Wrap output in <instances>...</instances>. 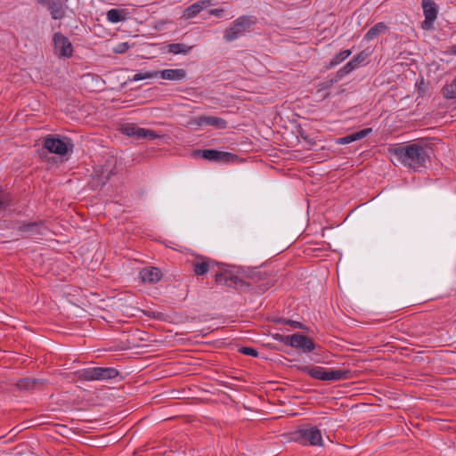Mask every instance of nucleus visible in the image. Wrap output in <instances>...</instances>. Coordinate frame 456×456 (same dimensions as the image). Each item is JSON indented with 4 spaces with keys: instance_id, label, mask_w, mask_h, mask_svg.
Wrapping results in <instances>:
<instances>
[{
    "instance_id": "7ed1b4c3",
    "label": "nucleus",
    "mask_w": 456,
    "mask_h": 456,
    "mask_svg": "<svg viewBox=\"0 0 456 456\" xmlns=\"http://www.w3.org/2000/svg\"><path fill=\"white\" fill-rule=\"evenodd\" d=\"M297 370L308 374L313 379L323 381L342 380L351 377V370H333L310 365L297 366Z\"/></svg>"
},
{
    "instance_id": "f704fd0d",
    "label": "nucleus",
    "mask_w": 456,
    "mask_h": 456,
    "mask_svg": "<svg viewBox=\"0 0 456 456\" xmlns=\"http://www.w3.org/2000/svg\"><path fill=\"white\" fill-rule=\"evenodd\" d=\"M189 397V392L185 390H176L173 388V399H184Z\"/></svg>"
},
{
    "instance_id": "9b49d317",
    "label": "nucleus",
    "mask_w": 456,
    "mask_h": 456,
    "mask_svg": "<svg viewBox=\"0 0 456 456\" xmlns=\"http://www.w3.org/2000/svg\"><path fill=\"white\" fill-rule=\"evenodd\" d=\"M290 346L301 349L304 353H310L314 350L315 344L312 338L301 333L291 335Z\"/></svg>"
},
{
    "instance_id": "58836bf2",
    "label": "nucleus",
    "mask_w": 456,
    "mask_h": 456,
    "mask_svg": "<svg viewBox=\"0 0 456 456\" xmlns=\"http://www.w3.org/2000/svg\"><path fill=\"white\" fill-rule=\"evenodd\" d=\"M223 12H224V10L221 8H216V9H213L210 11L211 14L217 16V17H220Z\"/></svg>"
},
{
    "instance_id": "412c9836",
    "label": "nucleus",
    "mask_w": 456,
    "mask_h": 456,
    "mask_svg": "<svg viewBox=\"0 0 456 456\" xmlns=\"http://www.w3.org/2000/svg\"><path fill=\"white\" fill-rule=\"evenodd\" d=\"M207 7V4L205 2H196L190 6H188L183 12V17L186 19H191L198 15L203 9Z\"/></svg>"
},
{
    "instance_id": "c85d7f7f",
    "label": "nucleus",
    "mask_w": 456,
    "mask_h": 456,
    "mask_svg": "<svg viewBox=\"0 0 456 456\" xmlns=\"http://www.w3.org/2000/svg\"><path fill=\"white\" fill-rule=\"evenodd\" d=\"M368 53L365 51H362L354 56L350 61L355 65L356 68H359L367 59Z\"/></svg>"
},
{
    "instance_id": "9d476101",
    "label": "nucleus",
    "mask_w": 456,
    "mask_h": 456,
    "mask_svg": "<svg viewBox=\"0 0 456 456\" xmlns=\"http://www.w3.org/2000/svg\"><path fill=\"white\" fill-rule=\"evenodd\" d=\"M198 154L207 160L223 163H229L237 158L232 153L210 149L199 151Z\"/></svg>"
},
{
    "instance_id": "4be33fe9",
    "label": "nucleus",
    "mask_w": 456,
    "mask_h": 456,
    "mask_svg": "<svg viewBox=\"0 0 456 456\" xmlns=\"http://www.w3.org/2000/svg\"><path fill=\"white\" fill-rule=\"evenodd\" d=\"M127 12L125 9H110L107 12V20L111 23H118L126 19Z\"/></svg>"
},
{
    "instance_id": "e433bc0d",
    "label": "nucleus",
    "mask_w": 456,
    "mask_h": 456,
    "mask_svg": "<svg viewBox=\"0 0 456 456\" xmlns=\"http://www.w3.org/2000/svg\"><path fill=\"white\" fill-rule=\"evenodd\" d=\"M160 77L165 79H171V69H164L163 71L159 72Z\"/></svg>"
},
{
    "instance_id": "a211bd4d",
    "label": "nucleus",
    "mask_w": 456,
    "mask_h": 456,
    "mask_svg": "<svg viewBox=\"0 0 456 456\" xmlns=\"http://www.w3.org/2000/svg\"><path fill=\"white\" fill-rule=\"evenodd\" d=\"M53 20H61L65 17V8L62 0H51L47 6Z\"/></svg>"
},
{
    "instance_id": "72a5a7b5",
    "label": "nucleus",
    "mask_w": 456,
    "mask_h": 456,
    "mask_svg": "<svg viewBox=\"0 0 456 456\" xmlns=\"http://www.w3.org/2000/svg\"><path fill=\"white\" fill-rule=\"evenodd\" d=\"M274 339L279 341V342H281L283 344H285L286 346H290V343H291V336H286V335H281V334H276L274 335Z\"/></svg>"
},
{
    "instance_id": "f03ea898",
    "label": "nucleus",
    "mask_w": 456,
    "mask_h": 456,
    "mask_svg": "<svg viewBox=\"0 0 456 456\" xmlns=\"http://www.w3.org/2000/svg\"><path fill=\"white\" fill-rule=\"evenodd\" d=\"M388 153L396 160L414 171L426 166L429 159L428 150L419 143L407 145L394 144L387 149Z\"/></svg>"
},
{
    "instance_id": "f257e3e1",
    "label": "nucleus",
    "mask_w": 456,
    "mask_h": 456,
    "mask_svg": "<svg viewBox=\"0 0 456 456\" xmlns=\"http://www.w3.org/2000/svg\"><path fill=\"white\" fill-rule=\"evenodd\" d=\"M217 284L233 288L236 289H245L252 288L259 293H265L273 286V281H270L265 273L256 269H249L242 266H233L231 269H224L215 275Z\"/></svg>"
},
{
    "instance_id": "f8f14e48",
    "label": "nucleus",
    "mask_w": 456,
    "mask_h": 456,
    "mask_svg": "<svg viewBox=\"0 0 456 456\" xmlns=\"http://www.w3.org/2000/svg\"><path fill=\"white\" fill-rule=\"evenodd\" d=\"M218 264L208 256H198L195 257L192 266L193 272L198 276H203L208 273L209 270Z\"/></svg>"
},
{
    "instance_id": "c9c22d12",
    "label": "nucleus",
    "mask_w": 456,
    "mask_h": 456,
    "mask_svg": "<svg viewBox=\"0 0 456 456\" xmlns=\"http://www.w3.org/2000/svg\"><path fill=\"white\" fill-rule=\"evenodd\" d=\"M178 286H183V288L182 289V293H180L178 295L179 298L181 300H183L185 299V297H187V294H188V289H187V286L186 285H183L182 282H179Z\"/></svg>"
},
{
    "instance_id": "0eeeda50",
    "label": "nucleus",
    "mask_w": 456,
    "mask_h": 456,
    "mask_svg": "<svg viewBox=\"0 0 456 456\" xmlns=\"http://www.w3.org/2000/svg\"><path fill=\"white\" fill-rule=\"evenodd\" d=\"M43 145L44 148L46 149L49 152L60 156L66 155L73 149V144L69 142V141H66L53 135H48L45 137Z\"/></svg>"
},
{
    "instance_id": "473e14b6",
    "label": "nucleus",
    "mask_w": 456,
    "mask_h": 456,
    "mask_svg": "<svg viewBox=\"0 0 456 456\" xmlns=\"http://www.w3.org/2000/svg\"><path fill=\"white\" fill-rule=\"evenodd\" d=\"M130 45L128 43L124 42L118 44L113 49L112 52L114 53H124L129 49Z\"/></svg>"
},
{
    "instance_id": "a19ab883",
    "label": "nucleus",
    "mask_w": 456,
    "mask_h": 456,
    "mask_svg": "<svg viewBox=\"0 0 456 456\" xmlns=\"http://www.w3.org/2000/svg\"><path fill=\"white\" fill-rule=\"evenodd\" d=\"M37 2L42 4V5H45V6H48L49 4L51 3V0H37Z\"/></svg>"
},
{
    "instance_id": "2f4dec72",
    "label": "nucleus",
    "mask_w": 456,
    "mask_h": 456,
    "mask_svg": "<svg viewBox=\"0 0 456 456\" xmlns=\"http://www.w3.org/2000/svg\"><path fill=\"white\" fill-rule=\"evenodd\" d=\"M186 77V71L183 69H173V81L183 80Z\"/></svg>"
},
{
    "instance_id": "49530a36",
    "label": "nucleus",
    "mask_w": 456,
    "mask_h": 456,
    "mask_svg": "<svg viewBox=\"0 0 456 456\" xmlns=\"http://www.w3.org/2000/svg\"><path fill=\"white\" fill-rule=\"evenodd\" d=\"M168 47H169V52H171V45H168Z\"/></svg>"
},
{
    "instance_id": "f3484780",
    "label": "nucleus",
    "mask_w": 456,
    "mask_h": 456,
    "mask_svg": "<svg viewBox=\"0 0 456 456\" xmlns=\"http://www.w3.org/2000/svg\"><path fill=\"white\" fill-rule=\"evenodd\" d=\"M371 128H364L355 133H352L343 137H339L336 140L338 144H348L353 142L362 140L371 133Z\"/></svg>"
},
{
    "instance_id": "bb28decb",
    "label": "nucleus",
    "mask_w": 456,
    "mask_h": 456,
    "mask_svg": "<svg viewBox=\"0 0 456 456\" xmlns=\"http://www.w3.org/2000/svg\"><path fill=\"white\" fill-rule=\"evenodd\" d=\"M159 71H145V72H138L134 75V77L130 79L131 81H140L146 78L158 77Z\"/></svg>"
},
{
    "instance_id": "2eb2a0df",
    "label": "nucleus",
    "mask_w": 456,
    "mask_h": 456,
    "mask_svg": "<svg viewBox=\"0 0 456 456\" xmlns=\"http://www.w3.org/2000/svg\"><path fill=\"white\" fill-rule=\"evenodd\" d=\"M139 276L144 283H156L161 279L162 273L157 267H144L141 270Z\"/></svg>"
},
{
    "instance_id": "a878e982",
    "label": "nucleus",
    "mask_w": 456,
    "mask_h": 456,
    "mask_svg": "<svg viewBox=\"0 0 456 456\" xmlns=\"http://www.w3.org/2000/svg\"><path fill=\"white\" fill-rule=\"evenodd\" d=\"M443 95L446 99H454L456 98V77L452 80V83L445 85L443 87Z\"/></svg>"
},
{
    "instance_id": "c756f323",
    "label": "nucleus",
    "mask_w": 456,
    "mask_h": 456,
    "mask_svg": "<svg viewBox=\"0 0 456 456\" xmlns=\"http://www.w3.org/2000/svg\"><path fill=\"white\" fill-rule=\"evenodd\" d=\"M238 351L242 354L249 355V356H253V357H256L258 355L257 350L254 347L241 346L239 348Z\"/></svg>"
},
{
    "instance_id": "dca6fc26",
    "label": "nucleus",
    "mask_w": 456,
    "mask_h": 456,
    "mask_svg": "<svg viewBox=\"0 0 456 456\" xmlns=\"http://www.w3.org/2000/svg\"><path fill=\"white\" fill-rule=\"evenodd\" d=\"M195 121L199 126H212L219 129H224L227 127V121L218 117L200 116L196 118Z\"/></svg>"
},
{
    "instance_id": "1a4fd4ad",
    "label": "nucleus",
    "mask_w": 456,
    "mask_h": 456,
    "mask_svg": "<svg viewBox=\"0 0 456 456\" xmlns=\"http://www.w3.org/2000/svg\"><path fill=\"white\" fill-rule=\"evenodd\" d=\"M54 52L60 57H70L73 53L72 44L69 39L61 32L53 35Z\"/></svg>"
},
{
    "instance_id": "393cba45",
    "label": "nucleus",
    "mask_w": 456,
    "mask_h": 456,
    "mask_svg": "<svg viewBox=\"0 0 456 456\" xmlns=\"http://www.w3.org/2000/svg\"><path fill=\"white\" fill-rule=\"evenodd\" d=\"M356 69L357 68L355 67V65L351 61H349L334 74L336 75L337 78L340 81L344 77L347 76Z\"/></svg>"
},
{
    "instance_id": "423d86ee",
    "label": "nucleus",
    "mask_w": 456,
    "mask_h": 456,
    "mask_svg": "<svg viewBox=\"0 0 456 456\" xmlns=\"http://www.w3.org/2000/svg\"><path fill=\"white\" fill-rule=\"evenodd\" d=\"M294 440L302 445L322 446V431L315 426L304 425L298 428L293 434Z\"/></svg>"
},
{
    "instance_id": "ddd939ff",
    "label": "nucleus",
    "mask_w": 456,
    "mask_h": 456,
    "mask_svg": "<svg viewBox=\"0 0 456 456\" xmlns=\"http://www.w3.org/2000/svg\"><path fill=\"white\" fill-rule=\"evenodd\" d=\"M422 8L425 16L422 28H428L437 17L436 4L433 0H422Z\"/></svg>"
},
{
    "instance_id": "a18cd8bd",
    "label": "nucleus",
    "mask_w": 456,
    "mask_h": 456,
    "mask_svg": "<svg viewBox=\"0 0 456 456\" xmlns=\"http://www.w3.org/2000/svg\"><path fill=\"white\" fill-rule=\"evenodd\" d=\"M329 96H330V94H329V93H327V94H325L323 95V99H325V98H327V97H329Z\"/></svg>"
},
{
    "instance_id": "6e6552de",
    "label": "nucleus",
    "mask_w": 456,
    "mask_h": 456,
    "mask_svg": "<svg viewBox=\"0 0 456 456\" xmlns=\"http://www.w3.org/2000/svg\"><path fill=\"white\" fill-rule=\"evenodd\" d=\"M119 130L123 134L135 139L147 138L152 140L157 137V134L153 130L140 127L134 123L123 124Z\"/></svg>"
},
{
    "instance_id": "37998d69",
    "label": "nucleus",
    "mask_w": 456,
    "mask_h": 456,
    "mask_svg": "<svg viewBox=\"0 0 456 456\" xmlns=\"http://www.w3.org/2000/svg\"><path fill=\"white\" fill-rule=\"evenodd\" d=\"M6 207V203L3 200H0V209H3Z\"/></svg>"
},
{
    "instance_id": "6ab92c4d",
    "label": "nucleus",
    "mask_w": 456,
    "mask_h": 456,
    "mask_svg": "<svg viewBox=\"0 0 456 456\" xmlns=\"http://www.w3.org/2000/svg\"><path fill=\"white\" fill-rule=\"evenodd\" d=\"M387 29L388 27L385 22H378L367 31V33L364 35V39L367 42L371 41L374 38H376L380 33H383Z\"/></svg>"
},
{
    "instance_id": "7c9ffc66",
    "label": "nucleus",
    "mask_w": 456,
    "mask_h": 456,
    "mask_svg": "<svg viewBox=\"0 0 456 456\" xmlns=\"http://www.w3.org/2000/svg\"><path fill=\"white\" fill-rule=\"evenodd\" d=\"M279 323H281V324H287V325H289L291 327H293L294 329H303L304 328V324L300 322H297V321H292V320H287V319H280L278 321Z\"/></svg>"
},
{
    "instance_id": "39448f33",
    "label": "nucleus",
    "mask_w": 456,
    "mask_h": 456,
    "mask_svg": "<svg viewBox=\"0 0 456 456\" xmlns=\"http://www.w3.org/2000/svg\"><path fill=\"white\" fill-rule=\"evenodd\" d=\"M256 23V19L249 15H242L234 20L230 27L224 32V38L227 42H232L242 37L251 26Z\"/></svg>"
},
{
    "instance_id": "aec40b11",
    "label": "nucleus",
    "mask_w": 456,
    "mask_h": 456,
    "mask_svg": "<svg viewBox=\"0 0 456 456\" xmlns=\"http://www.w3.org/2000/svg\"><path fill=\"white\" fill-rule=\"evenodd\" d=\"M351 53L352 51L349 49L339 52L338 53L335 54L328 63L325 64V69H331L347 59Z\"/></svg>"
},
{
    "instance_id": "c03bdc74",
    "label": "nucleus",
    "mask_w": 456,
    "mask_h": 456,
    "mask_svg": "<svg viewBox=\"0 0 456 456\" xmlns=\"http://www.w3.org/2000/svg\"><path fill=\"white\" fill-rule=\"evenodd\" d=\"M452 52L456 54V45L452 46Z\"/></svg>"
},
{
    "instance_id": "cd10ccee",
    "label": "nucleus",
    "mask_w": 456,
    "mask_h": 456,
    "mask_svg": "<svg viewBox=\"0 0 456 456\" xmlns=\"http://www.w3.org/2000/svg\"><path fill=\"white\" fill-rule=\"evenodd\" d=\"M192 46L184 44H173V54H186L191 50Z\"/></svg>"
},
{
    "instance_id": "79ce46f5",
    "label": "nucleus",
    "mask_w": 456,
    "mask_h": 456,
    "mask_svg": "<svg viewBox=\"0 0 456 456\" xmlns=\"http://www.w3.org/2000/svg\"><path fill=\"white\" fill-rule=\"evenodd\" d=\"M6 207V203L3 200H0V209H3Z\"/></svg>"
},
{
    "instance_id": "20e7f679",
    "label": "nucleus",
    "mask_w": 456,
    "mask_h": 456,
    "mask_svg": "<svg viewBox=\"0 0 456 456\" xmlns=\"http://www.w3.org/2000/svg\"><path fill=\"white\" fill-rule=\"evenodd\" d=\"M75 376L79 380H108L118 376V370L111 367H90L75 372Z\"/></svg>"
},
{
    "instance_id": "4c0bfd02",
    "label": "nucleus",
    "mask_w": 456,
    "mask_h": 456,
    "mask_svg": "<svg viewBox=\"0 0 456 456\" xmlns=\"http://www.w3.org/2000/svg\"><path fill=\"white\" fill-rule=\"evenodd\" d=\"M181 362L180 361H173L172 362V365H173V373H176L177 371H180L182 370V368H175V367H178L179 365H181Z\"/></svg>"
},
{
    "instance_id": "b1692460",
    "label": "nucleus",
    "mask_w": 456,
    "mask_h": 456,
    "mask_svg": "<svg viewBox=\"0 0 456 456\" xmlns=\"http://www.w3.org/2000/svg\"><path fill=\"white\" fill-rule=\"evenodd\" d=\"M339 80L337 78L336 75L335 74H332L330 76H329L327 78H325L324 80L319 82L317 85H316V93L319 94L324 90H327L330 87H332V86L336 83H338Z\"/></svg>"
},
{
    "instance_id": "5701e85b",
    "label": "nucleus",
    "mask_w": 456,
    "mask_h": 456,
    "mask_svg": "<svg viewBox=\"0 0 456 456\" xmlns=\"http://www.w3.org/2000/svg\"><path fill=\"white\" fill-rule=\"evenodd\" d=\"M37 382V379L22 378L18 379L14 385L20 391H28L33 389Z\"/></svg>"
},
{
    "instance_id": "4468645a",
    "label": "nucleus",
    "mask_w": 456,
    "mask_h": 456,
    "mask_svg": "<svg viewBox=\"0 0 456 456\" xmlns=\"http://www.w3.org/2000/svg\"><path fill=\"white\" fill-rule=\"evenodd\" d=\"M45 229L46 227L45 223L42 221L23 224L18 228L20 232H26L28 236L31 238H37L39 235H43Z\"/></svg>"
},
{
    "instance_id": "ea45409f",
    "label": "nucleus",
    "mask_w": 456,
    "mask_h": 456,
    "mask_svg": "<svg viewBox=\"0 0 456 456\" xmlns=\"http://www.w3.org/2000/svg\"><path fill=\"white\" fill-rule=\"evenodd\" d=\"M178 333H175V337H173V347L175 346L176 343H178L182 338H177Z\"/></svg>"
}]
</instances>
